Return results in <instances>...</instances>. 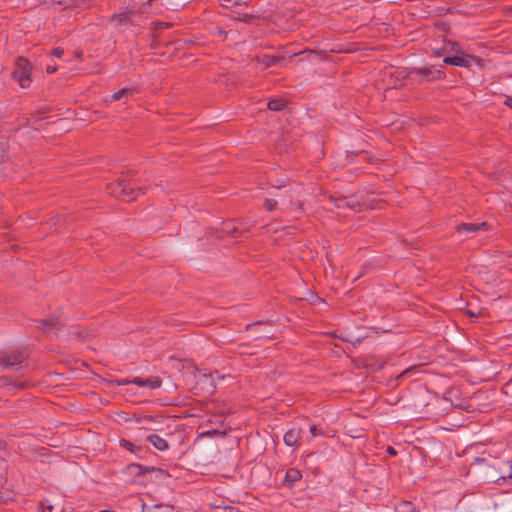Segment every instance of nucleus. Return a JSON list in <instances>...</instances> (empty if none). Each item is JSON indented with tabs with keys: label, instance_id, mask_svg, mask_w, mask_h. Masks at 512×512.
I'll use <instances>...</instances> for the list:
<instances>
[{
	"label": "nucleus",
	"instance_id": "obj_1",
	"mask_svg": "<svg viewBox=\"0 0 512 512\" xmlns=\"http://www.w3.org/2000/svg\"><path fill=\"white\" fill-rule=\"evenodd\" d=\"M133 175L127 173L126 175L120 177L116 182L110 183L107 185V191L110 195L124 201L130 202L137 198L138 192L144 193L142 188H137L133 186Z\"/></svg>",
	"mask_w": 512,
	"mask_h": 512
},
{
	"label": "nucleus",
	"instance_id": "obj_2",
	"mask_svg": "<svg viewBox=\"0 0 512 512\" xmlns=\"http://www.w3.org/2000/svg\"><path fill=\"white\" fill-rule=\"evenodd\" d=\"M28 358V352L24 348L0 351V365L4 368H13L21 365Z\"/></svg>",
	"mask_w": 512,
	"mask_h": 512
},
{
	"label": "nucleus",
	"instance_id": "obj_3",
	"mask_svg": "<svg viewBox=\"0 0 512 512\" xmlns=\"http://www.w3.org/2000/svg\"><path fill=\"white\" fill-rule=\"evenodd\" d=\"M31 64L24 57H18L15 62L13 78L16 79L21 88H28L31 84Z\"/></svg>",
	"mask_w": 512,
	"mask_h": 512
},
{
	"label": "nucleus",
	"instance_id": "obj_4",
	"mask_svg": "<svg viewBox=\"0 0 512 512\" xmlns=\"http://www.w3.org/2000/svg\"><path fill=\"white\" fill-rule=\"evenodd\" d=\"M408 76L413 80L418 81L419 83L430 82L437 79H442L444 74L439 69H434L433 67L426 68H411L408 71Z\"/></svg>",
	"mask_w": 512,
	"mask_h": 512
},
{
	"label": "nucleus",
	"instance_id": "obj_5",
	"mask_svg": "<svg viewBox=\"0 0 512 512\" xmlns=\"http://www.w3.org/2000/svg\"><path fill=\"white\" fill-rule=\"evenodd\" d=\"M116 383L118 386L136 384L138 386L147 387L149 389H156L161 386L162 380L158 376H151L148 378L133 377L117 380Z\"/></svg>",
	"mask_w": 512,
	"mask_h": 512
},
{
	"label": "nucleus",
	"instance_id": "obj_6",
	"mask_svg": "<svg viewBox=\"0 0 512 512\" xmlns=\"http://www.w3.org/2000/svg\"><path fill=\"white\" fill-rule=\"evenodd\" d=\"M302 434V429L300 426H293L286 431L283 436V441L286 446L292 447L294 449L300 446V438Z\"/></svg>",
	"mask_w": 512,
	"mask_h": 512
},
{
	"label": "nucleus",
	"instance_id": "obj_7",
	"mask_svg": "<svg viewBox=\"0 0 512 512\" xmlns=\"http://www.w3.org/2000/svg\"><path fill=\"white\" fill-rule=\"evenodd\" d=\"M38 323L39 324L37 327L41 329L43 333L49 335L54 329L58 328L62 324V320L60 315L55 313L48 318L39 321Z\"/></svg>",
	"mask_w": 512,
	"mask_h": 512
},
{
	"label": "nucleus",
	"instance_id": "obj_8",
	"mask_svg": "<svg viewBox=\"0 0 512 512\" xmlns=\"http://www.w3.org/2000/svg\"><path fill=\"white\" fill-rule=\"evenodd\" d=\"M489 227L487 222L481 223H461L457 225L456 230L459 233H475L478 231H485Z\"/></svg>",
	"mask_w": 512,
	"mask_h": 512
},
{
	"label": "nucleus",
	"instance_id": "obj_9",
	"mask_svg": "<svg viewBox=\"0 0 512 512\" xmlns=\"http://www.w3.org/2000/svg\"><path fill=\"white\" fill-rule=\"evenodd\" d=\"M474 57H464V56H447L444 58L443 62L448 65L458 66V67H469L470 62L474 60Z\"/></svg>",
	"mask_w": 512,
	"mask_h": 512
},
{
	"label": "nucleus",
	"instance_id": "obj_10",
	"mask_svg": "<svg viewBox=\"0 0 512 512\" xmlns=\"http://www.w3.org/2000/svg\"><path fill=\"white\" fill-rule=\"evenodd\" d=\"M146 441L152 444L159 451H166L169 448L168 441L158 434H150L146 437Z\"/></svg>",
	"mask_w": 512,
	"mask_h": 512
},
{
	"label": "nucleus",
	"instance_id": "obj_11",
	"mask_svg": "<svg viewBox=\"0 0 512 512\" xmlns=\"http://www.w3.org/2000/svg\"><path fill=\"white\" fill-rule=\"evenodd\" d=\"M330 201L339 209H355L358 205L357 201L353 198H334L331 197Z\"/></svg>",
	"mask_w": 512,
	"mask_h": 512
},
{
	"label": "nucleus",
	"instance_id": "obj_12",
	"mask_svg": "<svg viewBox=\"0 0 512 512\" xmlns=\"http://www.w3.org/2000/svg\"><path fill=\"white\" fill-rule=\"evenodd\" d=\"M257 61L264 64L266 68L276 66L285 62V58L282 56H271V55H262L257 57Z\"/></svg>",
	"mask_w": 512,
	"mask_h": 512
},
{
	"label": "nucleus",
	"instance_id": "obj_13",
	"mask_svg": "<svg viewBox=\"0 0 512 512\" xmlns=\"http://www.w3.org/2000/svg\"><path fill=\"white\" fill-rule=\"evenodd\" d=\"M300 478L301 473L299 470L290 468L286 471L284 482L288 487H292L298 480H300Z\"/></svg>",
	"mask_w": 512,
	"mask_h": 512
},
{
	"label": "nucleus",
	"instance_id": "obj_14",
	"mask_svg": "<svg viewBox=\"0 0 512 512\" xmlns=\"http://www.w3.org/2000/svg\"><path fill=\"white\" fill-rule=\"evenodd\" d=\"M128 469H129L130 473H132L136 476L145 475L146 473L152 472L155 470L154 467L142 466L140 464H131L128 466Z\"/></svg>",
	"mask_w": 512,
	"mask_h": 512
},
{
	"label": "nucleus",
	"instance_id": "obj_15",
	"mask_svg": "<svg viewBox=\"0 0 512 512\" xmlns=\"http://www.w3.org/2000/svg\"><path fill=\"white\" fill-rule=\"evenodd\" d=\"M224 230L231 236L235 237L236 235L241 234L244 231H247L248 228L243 224H239L238 226H236L235 224L228 223L225 225Z\"/></svg>",
	"mask_w": 512,
	"mask_h": 512
},
{
	"label": "nucleus",
	"instance_id": "obj_16",
	"mask_svg": "<svg viewBox=\"0 0 512 512\" xmlns=\"http://www.w3.org/2000/svg\"><path fill=\"white\" fill-rule=\"evenodd\" d=\"M232 13L235 14V16L234 15L231 16L232 20H237V21H242V22H245V23H250L253 19H255V16L252 15V14H247V13L240 14L236 10H232Z\"/></svg>",
	"mask_w": 512,
	"mask_h": 512
},
{
	"label": "nucleus",
	"instance_id": "obj_17",
	"mask_svg": "<svg viewBox=\"0 0 512 512\" xmlns=\"http://www.w3.org/2000/svg\"><path fill=\"white\" fill-rule=\"evenodd\" d=\"M285 107L282 99H272L267 103V108L271 111H281Z\"/></svg>",
	"mask_w": 512,
	"mask_h": 512
},
{
	"label": "nucleus",
	"instance_id": "obj_18",
	"mask_svg": "<svg viewBox=\"0 0 512 512\" xmlns=\"http://www.w3.org/2000/svg\"><path fill=\"white\" fill-rule=\"evenodd\" d=\"M246 4H247L246 0H222V3H221V5L224 8L231 9V11L234 10V8H236L238 6L246 5Z\"/></svg>",
	"mask_w": 512,
	"mask_h": 512
},
{
	"label": "nucleus",
	"instance_id": "obj_19",
	"mask_svg": "<svg viewBox=\"0 0 512 512\" xmlns=\"http://www.w3.org/2000/svg\"><path fill=\"white\" fill-rule=\"evenodd\" d=\"M133 92H134V90L131 88H122L112 95V101H118V100L122 99L123 97L132 95Z\"/></svg>",
	"mask_w": 512,
	"mask_h": 512
},
{
	"label": "nucleus",
	"instance_id": "obj_20",
	"mask_svg": "<svg viewBox=\"0 0 512 512\" xmlns=\"http://www.w3.org/2000/svg\"><path fill=\"white\" fill-rule=\"evenodd\" d=\"M130 12H122L112 17V20L117 21L118 24L124 25L130 22Z\"/></svg>",
	"mask_w": 512,
	"mask_h": 512
},
{
	"label": "nucleus",
	"instance_id": "obj_21",
	"mask_svg": "<svg viewBox=\"0 0 512 512\" xmlns=\"http://www.w3.org/2000/svg\"><path fill=\"white\" fill-rule=\"evenodd\" d=\"M9 146L5 139L0 140V164L5 161L6 158H8L7 150Z\"/></svg>",
	"mask_w": 512,
	"mask_h": 512
},
{
	"label": "nucleus",
	"instance_id": "obj_22",
	"mask_svg": "<svg viewBox=\"0 0 512 512\" xmlns=\"http://www.w3.org/2000/svg\"><path fill=\"white\" fill-rule=\"evenodd\" d=\"M276 205H277V201L274 199H266L264 202V207L267 211L274 210Z\"/></svg>",
	"mask_w": 512,
	"mask_h": 512
},
{
	"label": "nucleus",
	"instance_id": "obj_23",
	"mask_svg": "<svg viewBox=\"0 0 512 512\" xmlns=\"http://www.w3.org/2000/svg\"><path fill=\"white\" fill-rule=\"evenodd\" d=\"M310 433L313 437L320 436V435L324 434L323 429L317 425H312L310 427Z\"/></svg>",
	"mask_w": 512,
	"mask_h": 512
},
{
	"label": "nucleus",
	"instance_id": "obj_24",
	"mask_svg": "<svg viewBox=\"0 0 512 512\" xmlns=\"http://www.w3.org/2000/svg\"><path fill=\"white\" fill-rule=\"evenodd\" d=\"M120 446L127 449V450H130V451H134V447L135 445L133 443H131L130 441L126 440V439H121L120 440Z\"/></svg>",
	"mask_w": 512,
	"mask_h": 512
},
{
	"label": "nucleus",
	"instance_id": "obj_25",
	"mask_svg": "<svg viewBox=\"0 0 512 512\" xmlns=\"http://www.w3.org/2000/svg\"><path fill=\"white\" fill-rule=\"evenodd\" d=\"M438 15L452 14L454 13V9L450 7H438L437 8Z\"/></svg>",
	"mask_w": 512,
	"mask_h": 512
},
{
	"label": "nucleus",
	"instance_id": "obj_26",
	"mask_svg": "<svg viewBox=\"0 0 512 512\" xmlns=\"http://www.w3.org/2000/svg\"><path fill=\"white\" fill-rule=\"evenodd\" d=\"M75 4L78 7L88 8L92 5L91 0H75Z\"/></svg>",
	"mask_w": 512,
	"mask_h": 512
},
{
	"label": "nucleus",
	"instance_id": "obj_27",
	"mask_svg": "<svg viewBox=\"0 0 512 512\" xmlns=\"http://www.w3.org/2000/svg\"><path fill=\"white\" fill-rule=\"evenodd\" d=\"M64 53V50L60 47L54 48L51 54L57 58H60Z\"/></svg>",
	"mask_w": 512,
	"mask_h": 512
},
{
	"label": "nucleus",
	"instance_id": "obj_28",
	"mask_svg": "<svg viewBox=\"0 0 512 512\" xmlns=\"http://www.w3.org/2000/svg\"><path fill=\"white\" fill-rule=\"evenodd\" d=\"M43 512H54V507L51 504L41 503Z\"/></svg>",
	"mask_w": 512,
	"mask_h": 512
},
{
	"label": "nucleus",
	"instance_id": "obj_29",
	"mask_svg": "<svg viewBox=\"0 0 512 512\" xmlns=\"http://www.w3.org/2000/svg\"><path fill=\"white\" fill-rule=\"evenodd\" d=\"M56 71H57V67H56V66H54V65H48V66L46 67V72H47L48 74H52V73H54V72H56Z\"/></svg>",
	"mask_w": 512,
	"mask_h": 512
},
{
	"label": "nucleus",
	"instance_id": "obj_30",
	"mask_svg": "<svg viewBox=\"0 0 512 512\" xmlns=\"http://www.w3.org/2000/svg\"><path fill=\"white\" fill-rule=\"evenodd\" d=\"M215 30H216V35L221 36V37H226V35H227L226 31L222 30L219 27H217Z\"/></svg>",
	"mask_w": 512,
	"mask_h": 512
},
{
	"label": "nucleus",
	"instance_id": "obj_31",
	"mask_svg": "<svg viewBox=\"0 0 512 512\" xmlns=\"http://www.w3.org/2000/svg\"><path fill=\"white\" fill-rule=\"evenodd\" d=\"M387 453H388L389 455H391V456H396V455H397V451H396L393 447H391V446H389V447L387 448Z\"/></svg>",
	"mask_w": 512,
	"mask_h": 512
},
{
	"label": "nucleus",
	"instance_id": "obj_32",
	"mask_svg": "<svg viewBox=\"0 0 512 512\" xmlns=\"http://www.w3.org/2000/svg\"><path fill=\"white\" fill-rule=\"evenodd\" d=\"M504 104L507 105L508 107L512 108V97L511 96H507L505 101H504Z\"/></svg>",
	"mask_w": 512,
	"mask_h": 512
},
{
	"label": "nucleus",
	"instance_id": "obj_33",
	"mask_svg": "<svg viewBox=\"0 0 512 512\" xmlns=\"http://www.w3.org/2000/svg\"><path fill=\"white\" fill-rule=\"evenodd\" d=\"M458 47H459L458 43H454V44H453L452 49H453L454 51H457V50H458Z\"/></svg>",
	"mask_w": 512,
	"mask_h": 512
},
{
	"label": "nucleus",
	"instance_id": "obj_34",
	"mask_svg": "<svg viewBox=\"0 0 512 512\" xmlns=\"http://www.w3.org/2000/svg\"><path fill=\"white\" fill-rule=\"evenodd\" d=\"M98 512H114V511H111V510H101V511H98Z\"/></svg>",
	"mask_w": 512,
	"mask_h": 512
},
{
	"label": "nucleus",
	"instance_id": "obj_35",
	"mask_svg": "<svg viewBox=\"0 0 512 512\" xmlns=\"http://www.w3.org/2000/svg\"><path fill=\"white\" fill-rule=\"evenodd\" d=\"M210 386H212V390H214L215 387L212 382L210 383Z\"/></svg>",
	"mask_w": 512,
	"mask_h": 512
},
{
	"label": "nucleus",
	"instance_id": "obj_36",
	"mask_svg": "<svg viewBox=\"0 0 512 512\" xmlns=\"http://www.w3.org/2000/svg\"><path fill=\"white\" fill-rule=\"evenodd\" d=\"M232 511H233V509L230 510V512H232Z\"/></svg>",
	"mask_w": 512,
	"mask_h": 512
}]
</instances>
